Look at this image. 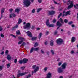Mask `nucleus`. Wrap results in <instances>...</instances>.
I'll return each mask as SVG.
<instances>
[{
  "mask_svg": "<svg viewBox=\"0 0 78 78\" xmlns=\"http://www.w3.org/2000/svg\"><path fill=\"white\" fill-rule=\"evenodd\" d=\"M37 39V37H32L31 39L32 41H36V39Z\"/></svg>",
  "mask_w": 78,
  "mask_h": 78,
  "instance_id": "nucleus-21",
  "label": "nucleus"
},
{
  "mask_svg": "<svg viewBox=\"0 0 78 78\" xmlns=\"http://www.w3.org/2000/svg\"><path fill=\"white\" fill-rule=\"evenodd\" d=\"M10 65H11V63H9L7 65V68H9L10 67Z\"/></svg>",
  "mask_w": 78,
  "mask_h": 78,
  "instance_id": "nucleus-35",
  "label": "nucleus"
},
{
  "mask_svg": "<svg viewBox=\"0 0 78 78\" xmlns=\"http://www.w3.org/2000/svg\"><path fill=\"white\" fill-rule=\"evenodd\" d=\"M56 24L57 26H58V27L57 28V30H58V29L59 28V27H61L62 26V24L59 22V21H57Z\"/></svg>",
  "mask_w": 78,
  "mask_h": 78,
  "instance_id": "nucleus-6",
  "label": "nucleus"
},
{
  "mask_svg": "<svg viewBox=\"0 0 78 78\" xmlns=\"http://www.w3.org/2000/svg\"><path fill=\"white\" fill-rule=\"evenodd\" d=\"M31 24L30 23H26V25H25L23 27L24 29H30L31 28Z\"/></svg>",
  "mask_w": 78,
  "mask_h": 78,
  "instance_id": "nucleus-5",
  "label": "nucleus"
},
{
  "mask_svg": "<svg viewBox=\"0 0 78 78\" xmlns=\"http://www.w3.org/2000/svg\"><path fill=\"white\" fill-rule=\"evenodd\" d=\"M46 24L47 27H49V20H47L46 21Z\"/></svg>",
  "mask_w": 78,
  "mask_h": 78,
  "instance_id": "nucleus-25",
  "label": "nucleus"
},
{
  "mask_svg": "<svg viewBox=\"0 0 78 78\" xmlns=\"http://www.w3.org/2000/svg\"><path fill=\"white\" fill-rule=\"evenodd\" d=\"M67 64L66 62H65L61 66V67H60L57 69V71L58 73H63V72H64V69H66V67H67Z\"/></svg>",
  "mask_w": 78,
  "mask_h": 78,
  "instance_id": "nucleus-1",
  "label": "nucleus"
},
{
  "mask_svg": "<svg viewBox=\"0 0 78 78\" xmlns=\"http://www.w3.org/2000/svg\"><path fill=\"white\" fill-rule=\"evenodd\" d=\"M28 73L27 72H24L23 73H21L20 71H19L18 72V74H17V78H19L20 76H23L27 74Z\"/></svg>",
  "mask_w": 78,
  "mask_h": 78,
  "instance_id": "nucleus-3",
  "label": "nucleus"
},
{
  "mask_svg": "<svg viewBox=\"0 0 78 78\" xmlns=\"http://www.w3.org/2000/svg\"><path fill=\"white\" fill-rule=\"evenodd\" d=\"M41 53H42V54H44V53H45V52L44 51V49L41 50Z\"/></svg>",
  "mask_w": 78,
  "mask_h": 78,
  "instance_id": "nucleus-46",
  "label": "nucleus"
},
{
  "mask_svg": "<svg viewBox=\"0 0 78 78\" xmlns=\"http://www.w3.org/2000/svg\"><path fill=\"white\" fill-rule=\"evenodd\" d=\"M8 52H9V51H8V50H7L6 51H5V55H8Z\"/></svg>",
  "mask_w": 78,
  "mask_h": 78,
  "instance_id": "nucleus-53",
  "label": "nucleus"
},
{
  "mask_svg": "<svg viewBox=\"0 0 78 78\" xmlns=\"http://www.w3.org/2000/svg\"><path fill=\"white\" fill-rule=\"evenodd\" d=\"M38 2L39 3H42V0H38Z\"/></svg>",
  "mask_w": 78,
  "mask_h": 78,
  "instance_id": "nucleus-55",
  "label": "nucleus"
},
{
  "mask_svg": "<svg viewBox=\"0 0 78 78\" xmlns=\"http://www.w3.org/2000/svg\"><path fill=\"white\" fill-rule=\"evenodd\" d=\"M20 11V9H19L17 8L15 10V12H17V14H19V13Z\"/></svg>",
  "mask_w": 78,
  "mask_h": 78,
  "instance_id": "nucleus-17",
  "label": "nucleus"
},
{
  "mask_svg": "<svg viewBox=\"0 0 78 78\" xmlns=\"http://www.w3.org/2000/svg\"><path fill=\"white\" fill-rule=\"evenodd\" d=\"M7 58L8 60H10V59H11V57L10 56V55H8L7 56Z\"/></svg>",
  "mask_w": 78,
  "mask_h": 78,
  "instance_id": "nucleus-18",
  "label": "nucleus"
},
{
  "mask_svg": "<svg viewBox=\"0 0 78 78\" xmlns=\"http://www.w3.org/2000/svg\"><path fill=\"white\" fill-rule=\"evenodd\" d=\"M3 30V28L1 26H0V31H2Z\"/></svg>",
  "mask_w": 78,
  "mask_h": 78,
  "instance_id": "nucleus-58",
  "label": "nucleus"
},
{
  "mask_svg": "<svg viewBox=\"0 0 78 78\" xmlns=\"http://www.w3.org/2000/svg\"><path fill=\"white\" fill-rule=\"evenodd\" d=\"M58 34V31L57 30H55V31L54 32V35H56Z\"/></svg>",
  "mask_w": 78,
  "mask_h": 78,
  "instance_id": "nucleus-42",
  "label": "nucleus"
},
{
  "mask_svg": "<svg viewBox=\"0 0 78 78\" xmlns=\"http://www.w3.org/2000/svg\"><path fill=\"white\" fill-rule=\"evenodd\" d=\"M64 22L65 23H67L68 22V20H67V19H65L64 20Z\"/></svg>",
  "mask_w": 78,
  "mask_h": 78,
  "instance_id": "nucleus-36",
  "label": "nucleus"
},
{
  "mask_svg": "<svg viewBox=\"0 0 78 78\" xmlns=\"http://www.w3.org/2000/svg\"><path fill=\"white\" fill-rule=\"evenodd\" d=\"M44 44L45 45H47L48 44V42L47 41H46L45 42H44Z\"/></svg>",
  "mask_w": 78,
  "mask_h": 78,
  "instance_id": "nucleus-60",
  "label": "nucleus"
},
{
  "mask_svg": "<svg viewBox=\"0 0 78 78\" xmlns=\"http://www.w3.org/2000/svg\"><path fill=\"white\" fill-rule=\"evenodd\" d=\"M25 45H26V43H25V42H24L22 43V44H21V45L22 46H25Z\"/></svg>",
  "mask_w": 78,
  "mask_h": 78,
  "instance_id": "nucleus-41",
  "label": "nucleus"
},
{
  "mask_svg": "<svg viewBox=\"0 0 78 78\" xmlns=\"http://www.w3.org/2000/svg\"><path fill=\"white\" fill-rule=\"evenodd\" d=\"M56 43L58 45H62L63 43V39L61 38H59L56 40Z\"/></svg>",
  "mask_w": 78,
  "mask_h": 78,
  "instance_id": "nucleus-4",
  "label": "nucleus"
},
{
  "mask_svg": "<svg viewBox=\"0 0 78 78\" xmlns=\"http://www.w3.org/2000/svg\"><path fill=\"white\" fill-rule=\"evenodd\" d=\"M72 27H73V28H74L75 27V25L74 24H73L71 25Z\"/></svg>",
  "mask_w": 78,
  "mask_h": 78,
  "instance_id": "nucleus-62",
  "label": "nucleus"
},
{
  "mask_svg": "<svg viewBox=\"0 0 78 78\" xmlns=\"http://www.w3.org/2000/svg\"><path fill=\"white\" fill-rule=\"evenodd\" d=\"M73 2L71 1L70 3V5L68 6L67 9H70V8H73Z\"/></svg>",
  "mask_w": 78,
  "mask_h": 78,
  "instance_id": "nucleus-8",
  "label": "nucleus"
},
{
  "mask_svg": "<svg viewBox=\"0 0 78 78\" xmlns=\"http://www.w3.org/2000/svg\"><path fill=\"white\" fill-rule=\"evenodd\" d=\"M50 45L51 46V47H53L54 45V41L53 40H51L50 41Z\"/></svg>",
  "mask_w": 78,
  "mask_h": 78,
  "instance_id": "nucleus-13",
  "label": "nucleus"
},
{
  "mask_svg": "<svg viewBox=\"0 0 78 78\" xmlns=\"http://www.w3.org/2000/svg\"><path fill=\"white\" fill-rule=\"evenodd\" d=\"M23 42V41H20L18 42V44L20 45V44H22V43Z\"/></svg>",
  "mask_w": 78,
  "mask_h": 78,
  "instance_id": "nucleus-37",
  "label": "nucleus"
},
{
  "mask_svg": "<svg viewBox=\"0 0 78 78\" xmlns=\"http://www.w3.org/2000/svg\"><path fill=\"white\" fill-rule=\"evenodd\" d=\"M69 25H72L73 23V21H70L68 23Z\"/></svg>",
  "mask_w": 78,
  "mask_h": 78,
  "instance_id": "nucleus-47",
  "label": "nucleus"
},
{
  "mask_svg": "<svg viewBox=\"0 0 78 78\" xmlns=\"http://www.w3.org/2000/svg\"><path fill=\"white\" fill-rule=\"evenodd\" d=\"M19 63L20 64H22L23 63V60H20L19 61Z\"/></svg>",
  "mask_w": 78,
  "mask_h": 78,
  "instance_id": "nucleus-40",
  "label": "nucleus"
},
{
  "mask_svg": "<svg viewBox=\"0 0 78 78\" xmlns=\"http://www.w3.org/2000/svg\"><path fill=\"white\" fill-rule=\"evenodd\" d=\"M54 3H55V4H58V3H57V2H55V1H54Z\"/></svg>",
  "mask_w": 78,
  "mask_h": 78,
  "instance_id": "nucleus-64",
  "label": "nucleus"
},
{
  "mask_svg": "<svg viewBox=\"0 0 78 78\" xmlns=\"http://www.w3.org/2000/svg\"><path fill=\"white\" fill-rule=\"evenodd\" d=\"M51 9H55V7L53 6H52L51 8Z\"/></svg>",
  "mask_w": 78,
  "mask_h": 78,
  "instance_id": "nucleus-63",
  "label": "nucleus"
},
{
  "mask_svg": "<svg viewBox=\"0 0 78 78\" xmlns=\"http://www.w3.org/2000/svg\"><path fill=\"white\" fill-rule=\"evenodd\" d=\"M22 20L20 18H19V20H18V22L17 23L18 24H20L21 23H22Z\"/></svg>",
  "mask_w": 78,
  "mask_h": 78,
  "instance_id": "nucleus-20",
  "label": "nucleus"
},
{
  "mask_svg": "<svg viewBox=\"0 0 78 78\" xmlns=\"http://www.w3.org/2000/svg\"><path fill=\"white\" fill-rule=\"evenodd\" d=\"M48 69V68L47 67H46L44 68V71L45 72H46Z\"/></svg>",
  "mask_w": 78,
  "mask_h": 78,
  "instance_id": "nucleus-43",
  "label": "nucleus"
},
{
  "mask_svg": "<svg viewBox=\"0 0 78 78\" xmlns=\"http://www.w3.org/2000/svg\"><path fill=\"white\" fill-rule=\"evenodd\" d=\"M18 39H20V41H25V39L23 38V37H19Z\"/></svg>",
  "mask_w": 78,
  "mask_h": 78,
  "instance_id": "nucleus-19",
  "label": "nucleus"
},
{
  "mask_svg": "<svg viewBox=\"0 0 78 78\" xmlns=\"http://www.w3.org/2000/svg\"><path fill=\"white\" fill-rule=\"evenodd\" d=\"M42 33H40L39 35L38 36V37L39 39H41V37H42Z\"/></svg>",
  "mask_w": 78,
  "mask_h": 78,
  "instance_id": "nucleus-26",
  "label": "nucleus"
},
{
  "mask_svg": "<svg viewBox=\"0 0 78 78\" xmlns=\"http://www.w3.org/2000/svg\"><path fill=\"white\" fill-rule=\"evenodd\" d=\"M62 62H60L58 63V66H60L62 65Z\"/></svg>",
  "mask_w": 78,
  "mask_h": 78,
  "instance_id": "nucleus-30",
  "label": "nucleus"
},
{
  "mask_svg": "<svg viewBox=\"0 0 78 78\" xmlns=\"http://www.w3.org/2000/svg\"><path fill=\"white\" fill-rule=\"evenodd\" d=\"M55 14V11L54 10H51V11H49V14L50 16H53Z\"/></svg>",
  "mask_w": 78,
  "mask_h": 78,
  "instance_id": "nucleus-10",
  "label": "nucleus"
},
{
  "mask_svg": "<svg viewBox=\"0 0 78 78\" xmlns=\"http://www.w3.org/2000/svg\"><path fill=\"white\" fill-rule=\"evenodd\" d=\"M3 69V67L2 66H0V71H1Z\"/></svg>",
  "mask_w": 78,
  "mask_h": 78,
  "instance_id": "nucleus-59",
  "label": "nucleus"
},
{
  "mask_svg": "<svg viewBox=\"0 0 78 78\" xmlns=\"http://www.w3.org/2000/svg\"><path fill=\"white\" fill-rule=\"evenodd\" d=\"M1 36L2 37H5V36H4L2 34H1Z\"/></svg>",
  "mask_w": 78,
  "mask_h": 78,
  "instance_id": "nucleus-56",
  "label": "nucleus"
},
{
  "mask_svg": "<svg viewBox=\"0 0 78 78\" xmlns=\"http://www.w3.org/2000/svg\"><path fill=\"white\" fill-rule=\"evenodd\" d=\"M39 66H36V68L34 69V71L32 72V75H33L34 73H36V72H37L38 70H39Z\"/></svg>",
  "mask_w": 78,
  "mask_h": 78,
  "instance_id": "nucleus-7",
  "label": "nucleus"
},
{
  "mask_svg": "<svg viewBox=\"0 0 78 78\" xmlns=\"http://www.w3.org/2000/svg\"><path fill=\"white\" fill-rule=\"evenodd\" d=\"M41 9H41V8H39L38 9H37V12H38V13L39 12H40V11H41Z\"/></svg>",
  "mask_w": 78,
  "mask_h": 78,
  "instance_id": "nucleus-34",
  "label": "nucleus"
},
{
  "mask_svg": "<svg viewBox=\"0 0 78 78\" xmlns=\"http://www.w3.org/2000/svg\"><path fill=\"white\" fill-rule=\"evenodd\" d=\"M55 25L53 24H49V27H54Z\"/></svg>",
  "mask_w": 78,
  "mask_h": 78,
  "instance_id": "nucleus-31",
  "label": "nucleus"
},
{
  "mask_svg": "<svg viewBox=\"0 0 78 78\" xmlns=\"http://www.w3.org/2000/svg\"><path fill=\"white\" fill-rule=\"evenodd\" d=\"M70 10H69L66 12H65V16H67V15H70Z\"/></svg>",
  "mask_w": 78,
  "mask_h": 78,
  "instance_id": "nucleus-14",
  "label": "nucleus"
},
{
  "mask_svg": "<svg viewBox=\"0 0 78 78\" xmlns=\"http://www.w3.org/2000/svg\"><path fill=\"white\" fill-rule=\"evenodd\" d=\"M9 11L10 12H12V11H13V9H9Z\"/></svg>",
  "mask_w": 78,
  "mask_h": 78,
  "instance_id": "nucleus-57",
  "label": "nucleus"
},
{
  "mask_svg": "<svg viewBox=\"0 0 78 78\" xmlns=\"http://www.w3.org/2000/svg\"><path fill=\"white\" fill-rule=\"evenodd\" d=\"M31 77V75L30 74H28L26 76V78H30Z\"/></svg>",
  "mask_w": 78,
  "mask_h": 78,
  "instance_id": "nucleus-27",
  "label": "nucleus"
},
{
  "mask_svg": "<svg viewBox=\"0 0 78 78\" xmlns=\"http://www.w3.org/2000/svg\"><path fill=\"white\" fill-rule=\"evenodd\" d=\"M17 59H15L14 60V62L15 63H17Z\"/></svg>",
  "mask_w": 78,
  "mask_h": 78,
  "instance_id": "nucleus-54",
  "label": "nucleus"
},
{
  "mask_svg": "<svg viewBox=\"0 0 78 78\" xmlns=\"http://www.w3.org/2000/svg\"><path fill=\"white\" fill-rule=\"evenodd\" d=\"M76 39L74 37H73L71 39V42H74L75 41Z\"/></svg>",
  "mask_w": 78,
  "mask_h": 78,
  "instance_id": "nucleus-16",
  "label": "nucleus"
},
{
  "mask_svg": "<svg viewBox=\"0 0 78 78\" xmlns=\"http://www.w3.org/2000/svg\"><path fill=\"white\" fill-rule=\"evenodd\" d=\"M5 8H2L1 9V14H2L3 12H4V11H5Z\"/></svg>",
  "mask_w": 78,
  "mask_h": 78,
  "instance_id": "nucleus-29",
  "label": "nucleus"
},
{
  "mask_svg": "<svg viewBox=\"0 0 78 78\" xmlns=\"http://www.w3.org/2000/svg\"><path fill=\"white\" fill-rule=\"evenodd\" d=\"M21 69H22V70H24L25 69V66H22L20 68Z\"/></svg>",
  "mask_w": 78,
  "mask_h": 78,
  "instance_id": "nucleus-51",
  "label": "nucleus"
},
{
  "mask_svg": "<svg viewBox=\"0 0 78 78\" xmlns=\"http://www.w3.org/2000/svg\"><path fill=\"white\" fill-rule=\"evenodd\" d=\"M52 77L51 73H49V78H50Z\"/></svg>",
  "mask_w": 78,
  "mask_h": 78,
  "instance_id": "nucleus-50",
  "label": "nucleus"
},
{
  "mask_svg": "<svg viewBox=\"0 0 78 78\" xmlns=\"http://www.w3.org/2000/svg\"><path fill=\"white\" fill-rule=\"evenodd\" d=\"M74 7L75 9H78V4H76V5H74Z\"/></svg>",
  "mask_w": 78,
  "mask_h": 78,
  "instance_id": "nucleus-24",
  "label": "nucleus"
},
{
  "mask_svg": "<svg viewBox=\"0 0 78 78\" xmlns=\"http://www.w3.org/2000/svg\"><path fill=\"white\" fill-rule=\"evenodd\" d=\"M35 9H33L32 10V12H31L32 13H34V12H35Z\"/></svg>",
  "mask_w": 78,
  "mask_h": 78,
  "instance_id": "nucleus-44",
  "label": "nucleus"
},
{
  "mask_svg": "<svg viewBox=\"0 0 78 78\" xmlns=\"http://www.w3.org/2000/svg\"><path fill=\"white\" fill-rule=\"evenodd\" d=\"M74 51H71V54H73L74 53Z\"/></svg>",
  "mask_w": 78,
  "mask_h": 78,
  "instance_id": "nucleus-61",
  "label": "nucleus"
},
{
  "mask_svg": "<svg viewBox=\"0 0 78 78\" xmlns=\"http://www.w3.org/2000/svg\"><path fill=\"white\" fill-rule=\"evenodd\" d=\"M59 22H60V23H62V24H64V23L63 21V20H62V18H60Z\"/></svg>",
  "mask_w": 78,
  "mask_h": 78,
  "instance_id": "nucleus-15",
  "label": "nucleus"
},
{
  "mask_svg": "<svg viewBox=\"0 0 78 78\" xmlns=\"http://www.w3.org/2000/svg\"><path fill=\"white\" fill-rule=\"evenodd\" d=\"M35 28V26H32L31 28V29L32 30H34Z\"/></svg>",
  "mask_w": 78,
  "mask_h": 78,
  "instance_id": "nucleus-49",
  "label": "nucleus"
},
{
  "mask_svg": "<svg viewBox=\"0 0 78 78\" xmlns=\"http://www.w3.org/2000/svg\"><path fill=\"white\" fill-rule=\"evenodd\" d=\"M34 50V48L33 47L32 48L30 49V53H33Z\"/></svg>",
  "mask_w": 78,
  "mask_h": 78,
  "instance_id": "nucleus-28",
  "label": "nucleus"
},
{
  "mask_svg": "<svg viewBox=\"0 0 78 78\" xmlns=\"http://www.w3.org/2000/svg\"><path fill=\"white\" fill-rule=\"evenodd\" d=\"M62 13H60L59 14V15L58 16V19H59V18H60V17L62 16Z\"/></svg>",
  "mask_w": 78,
  "mask_h": 78,
  "instance_id": "nucleus-38",
  "label": "nucleus"
},
{
  "mask_svg": "<svg viewBox=\"0 0 78 78\" xmlns=\"http://www.w3.org/2000/svg\"><path fill=\"white\" fill-rule=\"evenodd\" d=\"M18 27H19L18 25H16L13 27L12 30H14V29H16V28H18Z\"/></svg>",
  "mask_w": 78,
  "mask_h": 78,
  "instance_id": "nucleus-23",
  "label": "nucleus"
},
{
  "mask_svg": "<svg viewBox=\"0 0 78 78\" xmlns=\"http://www.w3.org/2000/svg\"><path fill=\"white\" fill-rule=\"evenodd\" d=\"M34 51H37L38 50H39V47L37 48H34Z\"/></svg>",
  "mask_w": 78,
  "mask_h": 78,
  "instance_id": "nucleus-22",
  "label": "nucleus"
},
{
  "mask_svg": "<svg viewBox=\"0 0 78 78\" xmlns=\"http://www.w3.org/2000/svg\"><path fill=\"white\" fill-rule=\"evenodd\" d=\"M53 23H56V20L55 19H54L53 20Z\"/></svg>",
  "mask_w": 78,
  "mask_h": 78,
  "instance_id": "nucleus-48",
  "label": "nucleus"
},
{
  "mask_svg": "<svg viewBox=\"0 0 78 78\" xmlns=\"http://www.w3.org/2000/svg\"><path fill=\"white\" fill-rule=\"evenodd\" d=\"M38 44L37 43H36L34 45V47H37L38 46Z\"/></svg>",
  "mask_w": 78,
  "mask_h": 78,
  "instance_id": "nucleus-39",
  "label": "nucleus"
},
{
  "mask_svg": "<svg viewBox=\"0 0 78 78\" xmlns=\"http://www.w3.org/2000/svg\"><path fill=\"white\" fill-rule=\"evenodd\" d=\"M26 33L28 36L30 37H32V36H33V35H32V34L30 31H28L26 32Z\"/></svg>",
  "mask_w": 78,
  "mask_h": 78,
  "instance_id": "nucleus-9",
  "label": "nucleus"
},
{
  "mask_svg": "<svg viewBox=\"0 0 78 78\" xmlns=\"http://www.w3.org/2000/svg\"><path fill=\"white\" fill-rule=\"evenodd\" d=\"M36 65H34L32 66V68L33 69H34L35 68H36Z\"/></svg>",
  "mask_w": 78,
  "mask_h": 78,
  "instance_id": "nucleus-52",
  "label": "nucleus"
},
{
  "mask_svg": "<svg viewBox=\"0 0 78 78\" xmlns=\"http://www.w3.org/2000/svg\"><path fill=\"white\" fill-rule=\"evenodd\" d=\"M31 2L33 3L34 2V0H30ZM23 3H24V5H25L27 7H28L29 6L31 5V2L30 0H23Z\"/></svg>",
  "mask_w": 78,
  "mask_h": 78,
  "instance_id": "nucleus-2",
  "label": "nucleus"
},
{
  "mask_svg": "<svg viewBox=\"0 0 78 78\" xmlns=\"http://www.w3.org/2000/svg\"><path fill=\"white\" fill-rule=\"evenodd\" d=\"M49 33V31H46V32L45 33V35H48Z\"/></svg>",
  "mask_w": 78,
  "mask_h": 78,
  "instance_id": "nucleus-45",
  "label": "nucleus"
},
{
  "mask_svg": "<svg viewBox=\"0 0 78 78\" xmlns=\"http://www.w3.org/2000/svg\"><path fill=\"white\" fill-rule=\"evenodd\" d=\"M23 64H25L26 63H27V62L28 61V59L25 58L23 59Z\"/></svg>",
  "mask_w": 78,
  "mask_h": 78,
  "instance_id": "nucleus-11",
  "label": "nucleus"
},
{
  "mask_svg": "<svg viewBox=\"0 0 78 78\" xmlns=\"http://www.w3.org/2000/svg\"><path fill=\"white\" fill-rule=\"evenodd\" d=\"M15 17H16V15L14 13H12L10 14L9 15V18H12V16Z\"/></svg>",
  "mask_w": 78,
  "mask_h": 78,
  "instance_id": "nucleus-12",
  "label": "nucleus"
},
{
  "mask_svg": "<svg viewBox=\"0 0 78 78\" xmlns=\"http://www.w3.org/2000/svg\"><path fill=\"white\" fill-rule=\"evenodd\" d=\"M16 34H17L18 35H19V34H20V30H17L16 31Z\"/></svg>",
  "mask_w": 78,
  "mask_h": 78,
  "instance_id": "nucleus-32",
  "label": "nucleus"
},
{
  "mask_svg": "<svg viewBox=\"0 0 78 78\" xmlns=\"http://www.w3.org/2000/svg\"><path fill=\"white\" fill-rule=\"evenodd\" d=\"M51 52L52 55H55V52L53 50H51Z\"/></svg>",
  "mask_w": 78,
  "mask_h": 78,
  "instance_id": "nucleus-33",
  "label": "nucleus"
}]
</instances>
